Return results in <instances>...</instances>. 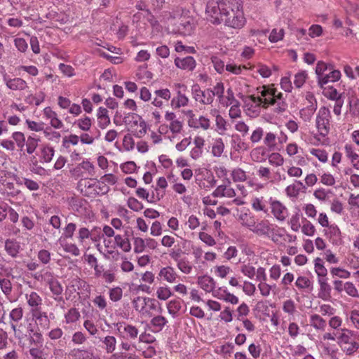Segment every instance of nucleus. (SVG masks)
I'll list each match as a JSON object with an SVG mask.
<instances>
[{
	"mask_svg": "<svg viewBox=\"0 0 359 359\" xmlns=\"http://www.w3.org/2000/svg\"><path fill=\"white\" fill-rule=\"evenodd\" d=\"M243 109L247 116L257 118L262 109L270 106L274 107V111L281 114L286 111L287 104L282 93L273 86H262L257 88L256 93L246 96L243 100Z\"/></svg>",
	"mask_w": 359,
	"mask_h": 359,
	"instance_id": "f257e3e1",
	"label": "nucleus"
},
{
	"mask_svg": "<svg viewBox=\"0 0 359 359\" xmlns=\"http://www.w3.org/2000/svg\"><path fill=\"white\" fill-rule=\"evenodd\" d=\"M207 20L213 25L223 22L226 15H229L227 4L223 0H210L205 8Z\"/></svg>",
	"mask_w": 359,
	"mask_h": 359,
	"instance_id": "f03ea898",
	"label": "nucleus"
},
{
	"mask_svg": "<svg viewBox=\"0 0 359 359\" xmlns=\"http://www.w3.org/2000/svg\"><path fill=\"white\" fill-rule=\"evenodd\" d=\"M78 189L81 193L88 197H95L107 194L109 188L102 180L95 178L81 179L78 182Z\"/></svg>",
	"mask_w": 359,
	"mask_h": 359,
	"instance_id": "7ed1b4c3",
	"label": "nucleus"
},
{
	"mask_svg": "<svg viewBox=\"0 0 359 359\" xmlns=\"http://www.w3.org/2000/svg\"><path fill=\"white\" fill-rule=\"evenodd\" d=\"M354 336L355 332L348 328L337 332V344L346 355L352 356L359 350V342L353 339Z\"/></svg>",
	"mask_w": 359,
	"mask_h": 359,
	"instance_id": "20e7f679",
	"label": "nucleus"
},
{
	"mask_svg": "<svg viewBox=\"0 0 359 359\" xmlns=\"http://www.w3.org/2000/svg\"><path fill=\"white\" fill-rule=\"evenodd\" d=\"M77 226L75 223H67L63 229L62 236L57 241V244L60 245L64 252L74 257L79 256L81 250L76 243L69 241L68 239L73 238Z\"/></svg>",
	"mask_w": 359,
	"mask_h": 359,
	"instance_id": "39448f33",
	"label": "nucleus"
},
{
	"mask_svg": "<svg viewBox=\"0 0 359 359\" xmlns=\"http://www.w3.org/2000/svg\"><path fill=\"white\" fill-rule=\"evenodd\" d=\"M229 15H226L223 22L224 25L232 29H241L246 24L242 0H233Z\"/></svg>",
	"mask_w": 359,
	"mask_h": 359,
	"instance_id": "423d86ee",
	"label": "nucleus"
},
{
	"mask_svg": "<svg viewBox=\"0 0 359 359\" xmlns=\"http://www.w3.org/2000/svg\"><path fill=\"white\" fill-rule=\"evenodd\" d=\"M131 304L135 311L142 318L152 317V312L156 310L158 304L155 299L143 296L135 297Z\"/></svg>",
	"mask_w": 359,
	"mask_h": 359,
	"instance_id": "0eeeda50",
	"label": "nucleus"
},
{
	"mask_svg": "<svg viewBox=\"0 0 359 359\" xmlns=\"http://www.w3.org/2000/svg\"><path fill=\"white\" fill-rule=\"evenodd\" d=\"M287 140V134L283 130H280L279 133L269 131L264 134L263 142L269 150L280 151Z\"/></svg>",
	"mask_w": 359,
	"mask_h": 359,
	"instance_id": "6e6552de",
	"label": "nucleus"
},
{
	"mask_svg": "<svg viewBox=\"0 0 359 359\" xmlns=\"http://www.w3.org/2000/svg\"><path fill=\"white\" fill-rule=\"evenodd\" d=\"M278 226L276 224L271 223L269 219H256L250 231L258 236L269 238L272 241V237L275 234Z\"/></svg>",
	"mask_w": 359,
	"mask_h": 359,
	"instance_id": "1a4fd4ad",
	"label": "nucleus"
},
{
	"mask_svg": "<svg viewBox=\"0 0 359 359\" xmlns=\"http://www.w3.org/2000/svg\"><path fill=\"white\" fill-rule=\"evenodd\" d=\"M124 122L129 131L135 137H142L147 133L146 122L138 115L133 114L124 118Z\"/></svg>",
	"mask_w": 359,
	"mask_h": 359,
	"instance_id": "9d476101",
	"label": "nucleus"
},
{
	"mask_svg": "<svg viewBox=\"0 0 359 359\" xmlns=\"http://www.w3.org/2000/svg\"><path fill=\"white\" fill-rule=\"evenodd\" d=\"M331 114L327 107H321L316 114V127L319 135L323 137L327 136L330 130Z\"/></svg>",
	"mask_w": 359,
	"mask_h": 359,
	"instance_id": "9b49d317",
	"label": "nucleus"
},
{
	"mask_svg": "<svg viewBox=\"0 0 359 359\" xmlns=\"http://www.w3.org/2000/svg\"><path fill=\"white\" fill-rule=\"evenodd\" d=\"M2 80L6 88L13 91H24L29 88L27 82L20 78H11L5 70L1 72Z\"/></svg>",
	"mask_w": 359,
	"mask_h": 359,
	"instance_id": "f8f14e48",
	"label": "nucleus"
},
{
	"mask_svg": "<svg viewBox=\"0 0 359 359\" xmlns=\"http://www.w3.org/2000/svg\"><path fill=\"white\" fill-rule=\"evenodd\" d=\"M175 86L178 88V90L170 101V106L174 109L187 107L190 100L184 93L187 90V86L180 83L176 84Z\"/></svg>",
	"mask_w": 359,
	"mask_h": 359,
	"instance_id": "ddd939ff",
	"label": "nucleus"
},
{
	"mask_svg": "<svg viewBox=\"0 0 359 359\" xmlns=\"http://www.w3.org/2000/svg\"><path fill=\"white\" fill-rule=\"evenodd\" d=\"M191 93L195 101L202 104L208 105L211 104L213 102V94L210 88L202 90L200 86L196 84L191 88Z\"/></svg>",
	"mask_w": 359,
	"mask_h": 359,
	"instance_id": "4468645a",
	"label": "nucleus"
},
{
	"mask_svg": "<svg viewBox=\"0 0 359 359\" xmlns=\"http://www.w3.org/2000/svg\"><path fill=\"white\" fill-rule=\"evenodd\" d=\"M271 212L278 221H284L288 215L287 208L279 201L270 197L269 198Z\"/></svg>",
	"mask_w": 359,
	"mask_h": 359,
	"instance_id": "2eb2a0df",
	"label": "nucleus"
},
{
	"mask_svg": "<svg viewBox=\"0 0 359 359\" xmlns=\"http://www.w3.org/2000/svg\"><path fill=\"white\" fill-rule=\"evenodd\" d=\"M43 118L48 122L50 126L55 129H61L64 127L62 121L52 107H46L42 110Z\"/></svg>",
	"mask_w": 359,
	"mask_h": 359,
	"instance_id": "dca6fc26",
	"label": "nucleus"
},
{
	"mask_svg": "<svg viewBox=\"0 0 359 359\" xmlns=\"http://www.w3.org/2000/svg\"><path fill=\"white\" fill-rule=\"evenodd\" d=\"M27 304L30 309V312L42 309L43 298L35 291L29 290L25 293Z\"/></svg>",
	"mask_w": 359,
	"mask_h": 359,
	"instance_id": "f3484780",
	"label": "nucleus"
},
{
	"mask_svg": "<svg viewBox=\"0 0 359 359\" xmlns=\"http://www.w3.org/2000/svg\"><path fill=\"white\" fill-rule=\"evenodd\" d=\"M324 235L334 245H339L342 243L341 232L335 224H330L324 229Z\"/></svg>",
	"mask_w": 359,
	"mask_h": 359,
	"instance_id": "a211bd4d",
	"label": "nucleus"
},
{
	"mask_svg": "<svg viewBox=\"0 0 359 359\" xmlns=\"http://www.w3.org/2000/svg\"><path fill=\"white\" fill-rule=\"evenodd\" d=\"M238 210V219L242 226L247 228L250 231L251 230L255 221L256 220V216L252 213L249 209L243 208Z\"/></svg>",
	"mask_w": 359,
	"mask_h": 359,
	"instance_id": "6ab92c4d",
	"label": "nucleus"
},
{
	"mask_svg": "<svg viewBox=\"0 0 359 359\" xmlns=\"http://www.w3.org/2000/svg\"><path fill=\"white\" fill-rule=\"evenodd\" d=\"M269 200L263 196L253 195L250 199L251 208L256 212H262L264 214L269 212Z\"/></svg>",
	"mask_w": 359,
	"mask_h": 359,
	"instance_id": "aec40b11",
	"label": "nucleus"
},
{
	"mask_svg": "<svg viewBox=\"0 0 359 359\" xmlns=\"http://www.w3.org/2000/svg\"><path fill=\"white\" fill-rule=\"evenodd\" d=\"M55 149L49 144H42L39 148L37 156L41 163H48L51 162L55 155Z\"/></svg>",
	"mask_w": 359,
	"mask_h": 359,
	"instance_id": "412c9836",
	"label": "nucleus"
},
{
	"mask_svg": "<svg viewBox=\"0 0 359 359\" xmlns=\"http://www.w3.org/2000/svg\"><path fill=\"white\" fill-rule=\"evenodd\" d=\"M158 278L168 283H175L178 281L180 276L175 269L171 266L162 267L158 272Z\"/></svg>",
	"mask_w": 359,
	"mask_h": 359,
	"instance_id": "4be33fe9",
	"label": "nucleus"
},
{
	"mask_svg": "<svg viewBox=\"0 0 359 359\" xmlns=\"http://www.w3.org/2000/svg\"><path fill=\"white\" fill-rule=\"evenodd\" d=\"M213 297L233 305L239 302L238 297L231 293L226 287H219L215 290V292H213Z\"/></svg>",
	"mask_w": 359,
	"mask_h": 359,
	"instance_id": "5701e85b",
	"label": "nucleus"
},
{
	"mask_svg": "<svg viewBox=\"0 0 359 359\" xmlns=\"http://www.w3.org/2000/svg\"><path fill=\"white\" fill-rule=\"evenodd\" d=\"M31 313L38 327L43 330L49 329L50 325V319L46 311H43L42 309H40L32 312Z\"/></svg>",
	"mask_w": 359,
	"mask_h": 359,
	"instance_id": "b1692460",
	"label": "nucleus"
},
{
	"mask_svg": "<svg viewBox=\"0 0 359 359\" xmlns=\"http://www.w3.org/2000/svg\"><path fill=\"white\" fill-rule=\"evenodd\" d=\"M48 285L52 293L53 299L57 302H64L63 287L60 283L55 278H51L48 281Z\"/></svg>",
	"mask_w": 359,
	"mask_h": 359,
	"instance_id": "393cba45",
	"label": "nucleus"
},
{
	"mask_svg": "<svg viewBox=\"0 0 359 359\" xmlns=\"http://www.w3.org/2000/svg\"><path fill=\"white\" fill-rule=\"evenodd\" d=\"M341 74L340 71L334 69L332 67L331 70L325 73L323 76L320 77L317 83L320 88H323V86L329 83L338 81L341 79Z\"/></svg>",
	"mask_w": 359,
	"mask_h": 359,
	"instance_id": "a878e982",
	"label": "nucleus"
},
{
	"mask_svg": "<svg viewBox=\"0 0 359 359\" xmlns=\"http://www.w3.org/2000/svg\"><path fill=\"white\" fill-rule=\"evenodd\" d=\"M71 355L74 359H100L93 348H74L72 351Z\"/></svg>",
	"mask_w": 359,
	"mask_h": 359,
	"instance_id": "bb28decb",
	"label": "nucleus"
},
{
	"mask_svg": "<svg viewBox=\"0 0 359 359\" xmlns=\"http://www.w3.org/2000/svg\"><path fill=\"white\" fill-rule=\"evenodd\" d=\"M4 250L10 257L16 258L22 250L20 243L15 238H8L4 242Z\"/></svg>",
	"mask_w": 359,
	"mask_h": 359,
	"instance_id": "cd10ccee",
	"label": "nucleus"
},
{
	"mask_svg": "<svg viewBox=\"0 0 359 359\" xmlns=\"http://www.w3.org/2000/svg\"><path fill=\"white\" fill-rule=\"evenodd\" d=\"M0 289L8 302L16 301V298L13 295V284L8 278L0 277Z\"/></svg>",
	"mask_w": 359,
	"mask_h": 359,
	"instance_id": "c85d7f7f",
	"label": "nucleus"
},
{
	"mask_svg": "<svg viewBox=\"0 0 359 359\" xmlns=\"http://www.w3.org/2000/svg\"><path fill=\"white\" fill-rule=\"evenodd\" d=\"M296 240V236L287 233L284 228L279 226H278L275 234L272 237V241L276 243H278L281 241H283L286 243H294Z\"/></svg>",
	"mask_w": 359,
	"mask_h": 359,
	"instance_id": "c756f323",
	"label": "nucleus"
},
{
	"mask_svg": "<svg viewBox=\"0 0 359 359\" xmlns=\"http://www.w3.org/2000/svg\"><path fill=\"white\" fill-rule=\"evenodd\" d=\"M212 196L215 198H233L236 196V191L230 184H222L218 186L212 192Z\"/></svg>",
	"mask_w": 359,
	"mask_h": 359,
	"instance_id": "7c9ffc66",
	"label": "nucleus"
},
{
	"mask_svg": "<svg viewBox=\"0 0 359 359\" xmlns=\"http://www.w3.org/2000/svg\"><path fill=\"white\" fill-rule=\"evenodd\" d=\"M318 283L319 285L318 297L324 301H329L332 297V287L328 283V278L319 279Z\"/></svg>",
	"mask_w": 359,
	"mask_h": 359,
	"instance_id": "2f4dec72",
	"label": "nucleus"
},
{
	"mask_svg": "<svg viewBox=\"0 0 359 359\" xmlns=\"http://www.w3.org/2000/svg\"><path fill=\"white\" fill-rule=\"evenodd\" d=\"M175 65L181 69L193 71L196 66V62L192 56H187L183 58L176 57L175 59Z\"/></svg>",
	"mask_w": 359,
	"mask_h": 359,
	"instance_id": "473e14b6",
	"label": "nucleus"
},
{
	"mask_svg": "<svg viewBox=\"0 0 359 359\" xmlns=\"http://www.w3.org/2000/svg\"><path fill=\"white\" fill-rule=\"evenodd\" d=\"M168 323L165 317L158 315L151 318L149 326L152 332L158 333L163 330Z\"/></svg>",
	"mask_w": 359,
	"mask_h": 359,
	"instance_id": "72a5a7b5",
	"label": "nucleus"
},
{
	"mask_svg": "<svg viewBox=\"0 0 359 359\" xmlns=\"http://www.w3.org/2000/svg\"><path fill=\"white\" fill-rule=\"evenodd\" d=\"M121 329H123V338H126L127 339L130 340H135L137 338L139 335L138 328L133 325L128 323L120 324L118 330H120Z\"/></svg>",
	"mask_w": 359,
	"mask_h": 359,
	"instance_id": "f704fd0d",
	"label": "nucleus"
},
{
	"mask_svg": "<svg viewBox=\"0 0 359 359\" xmlns=\"http://www.w3.org/2000/svg\"><path fill=\"white\" fill-rule=\"evenodd\" d=\"M305 188V186L301 181L295 180L293 184L288 185L285 188V192L287 197L291 199H295L298 197L300 191Z\"/></svg>",
	"mask_w": 359,
	"mask_h": 359,
	"instance_id": "c9c22d12",
	"label": "nucleus"
},
{
	"mask_svg": "<svg viewBox=\"0 0 359 359\" xmlns=\"http://www.w3.org/2000/svg\"><path fill=\"white\" fill-rule=\"evenodd\" d=\"M100 341L102 344V348L107 353H113L116 349L117 339L113 335H107L100 338Z\"/></svg>",
	"mask_w": 359,
	"mask_h": 359,
	"instance_id": "e433bc0d",
	"label": "nucleus"
},
{
	"mask_svg": "<svg viewBox=\"0 0 359 359\" xmlns=\"http://www.w3.org/2000/svg\"><path fill=\"white\" fill-rule=\"evenodd\" d=\"M198 284L206 292H212L213 294V292H215V282L210 276H203L199 277L198 278Z\"/></svg>",
	"mask_w": 359,
	"mask_h": 359,
	"instance_id": "4c0bfd02",
	"label": "nucleus"
},
{
	"mask_svg": "<svg viewBox=\"0 0 359 359\" xmlns=\"http://www.w3.org/2000/svg\"><path fill=\"white\" fill-rule=\"evenodd\" d=\"M95 165L88 160L83 161L81 163L78 164L74 169L72 170V175L75 177H80L79 174H76L77 171H81V170H85L89 175H95Z\"/></svg>",
	"mask_w": 359,
	"mask_h": 359,
	"instance_id": "58836bf2",
	"label": "nucleus"
},
{
	"mask_svg": "<svg viewBox=\"0 0 359 359\" xmlns=\"http://www.w3.org/2000/svg\"><path fill=\"white\" fill-rule=\"evenodd\" d=\"M294 285L300 291L309 292L313 289V281L307 276H299Z\"/></svg>",
	"mask_w": 359,
	"mask_h": 359,
	"instance_id": "ea45409f",
	"label": "nucleus"
},
{
	"mask_svg": "<svg viewBox=\"0 0 359 359\" xmlns=\"http://www.w3.org/2000/svg\"><path fill=\"white\" fill-rule=\"evenodd\" d=\"M309 325L316 331L324 332L327 323L320 315L315 313L309 316Z\"/></svg>",
	"mask_w": 359,
	"mask_h": 359,
	"instance_id": "a19ab883",
	"label": "nucleus"
},
{
	"mask_svg": "<svg viewBox=\"0 0 359 359\" xmlns=\"http://www.w3.org/2000/svg\"><path fill=\"white\" fill-rule=\"evenodd\" d=\"M282 310L285 313L287 314L289 320H294L295 316L298 313L296 304L291 299L283 302Z\"/></svg>",
	"mask_w": 359,
	"mask_h": 359,
	"instance_id": "79ce46f5",
	"label": "nucleus"
},
{
	"mask_svg": "<svg viewBox=\"0 0 359 359\" xmlns=\"http://www.w3.org/2000/svg\"><path fill=\"white\" fill-rule=\"evenodd\" d=\"M188 125L191 128H201L204 130H207L210 128V121L204 116H200L198 118L196 117V118L191 122L188 121Z\"/></svg>",
	"mask_w": 359,
	"mask_h": 359,
	"instance_id": "37998d69",
	"label": "nucleus"
},
{
	"mask_svg": "<svg viewBox=\"0 0 359 359\" xmlns=\"http://www.w3.org/2000/svg\"><path fill=\"white\" fill-rule=\"evenodd\" d=\"M323 351L325 355L331 359H341L343 353L335 344H325L323 345Z\"/></svg>",
	"mask_w": 359,
	"mask_h": 359,
	"instance_id": "c03bdc74",
	"label": "nucleus"
},
{
	"mask_svg": "<svg viewBox=\"0 0 359 359\" xmlns=\"http://www.w3.org/2000/svg\"><path fill=\"white\" fill-rule=\"evenodd\" d=\"M97 124L101 129L106 128L110 123V118L106 108L99 107L97 113Z\"/></svg>",
	"mask_w": 359,
	"mask_h": 359,
	"instance_id": "a18cd8bd",
	"label": "nucleus"
},
{
	"mask_svg": "<svg viewBox=\"0 0 359 359\" xmlns=\"http://www.w3.org/2000/svg\"><path fill=\"white\" fill-rule=\"evenodd\" d=\"M234 350V345L228 342L222 345L216 346L214 352L216 354L222 355L224 358H226L231 355Z\"/></svg>",
	"mask_w": 359,
	"mask_h": 359,
	"instance_id": "49530a36",
	"label": "nucleus"
},
{
	"mask_svg": "<svg viewBox=\"0 0 359 359\" xmlns=\"http://www.w3.org/2000/svg\"><path fill=\"white\" fill-rule=\"evenodd\" d=\"M80 142V137L76 134H70L62 138V147L67 152H70L71 146H76Z\"/></svg>",
	"mask_w": 359,
	"mask_h": 359,
	"instance_id": "de8ad7c7",
	"label": "nucleus"
},
{
	"mask_svg": "<svg viewBox=\"0 0 359 359\" xmlns=\"http://www.w3.org/2000/svg\"><path fill=\"white\" fill-rule=\"evenodd\" d=\"M76 238L80 246L86 247L87 245V240L91 238V231L86 227L81 226L77 231Z\"/></svg>",
	"mask_w": 359,
	"mask_h": 359,
	"instance_id": "09e8293b",
	"label": "nucleus"
},
{
	"mask_svg": "<svg viewBox=\"0 0 359 359\" xmlns=\"http://www.w3.org/2000/svg\"><path fill=\"white\" fill-rule=\"evenodd\" d=\"M114 238L116 248H119L125 252L130 251L131 245L128 238L121 234H116Z\"/></svg>",
	"mask_w": 359,
	"mask_h": 359,
	"instance_id": "8fccbe9b",
	"label": "nucleus"
},
{
	"mask_svg": "<svg viewBox=\"0 0 359 359\" xmlns=\"http://www.w3.org/2000/svg\"><path fill=\"white\" fill-rule=\"evenodd\" d=\"M314 271L317 274V280L327 278V270L324 266L323 259L319 257L314 259Z\"/></svg>",
	"mask_w": 359,
	"mask_h": 359,
	"instance_id": "3c124183",
	"label": "nucleus"
},
{
	"mask_svg": "<svg viewBox=\"0 0 359 359\" xmlns=\"http://www.w3.org/2000/svg\"><path fill=\"white\" fill-rule=\"evenodd\" d=\"M40 141V138L36 135L28 136L25 144L26 146V152L29 155L33 154Z\"/></svg>",
	"mask_w": 359,
	"mask_h": 359,
	"instance_id": "603ef678",
	"label": "nucleus"
},
{
	"mask_svg": "<svg viewBox=\"0 0 359 359\" xmlns=\"http://www.w3.org/2000/svg\"><path fill=\"white\" fill-rule=\"evenodd\" d=\"M93 120L87 116H84L75 121L74 125L83 132H88L93 126Z\"/></svg>",
	"mask_w": 359,
	"mask_h": 359,
	"instance_id": "864d4df0",
	"label": "nucleus"
},
{
	"mask_svg": "<svg viewBox=\"0 0 359 359\" xmlns=\"http://www.w3.org/2000/svg\"><path fill=\"white\" fill-rule=\"evenodd\" d=\"M64 317L66 324H74L79 320L81 314L77 309L71 308L65 313Z\"/></svg>",
	"mask_w": 359,
	"mask_h": 359,
	"instance_id": "5fc2aeb1",
	"label": "nucleus"
},
{
	"mask_svg": "<svg viewBox=\"0 0 359 359\" xmlns=\"http://www.w3.org/2000/svg\"><path fill=\"white\" fill-rule=\"evenodd\" d=\"M39 327H35L34 326L32 325L31 324L27 327V332L29 334H32V337H31L29 339V342L31 344H41L43 342V337L42 334L39 332Z\"/></svg>",
	"mask_w": 359,
	"mask_h": 359,
	"instance_id": "6e6d98bb",
	"label": "nucleus"
},
{
	"mask_svg": "<svg viewBox=\"0 0 359 359\" xmlns=\"http://www.w3.org/2000/svg\"><path fill=\"white\" fill-rule=\"evenodd\" d=\"M80 137V142L83 144L92 145L95 143V140H98L100 137V132L97 130L95 135L88 133L87 132L81 133L79 135Z\"/></svg>",
	"mask_w": 359,
	"mask_h": 359,
	"instance_id": "4d7b16f0",
	"label": "nucleus"
},
{
	"mask_svg": "<svg viewBox=\"0 0 359 359\" xmlns=\"http://www.w3.org/2000/svg\"><path fill=\"white\" fill-rule=\"evenodd\" d=\"M224 150V144L222 138H216L213 140L212 144L211 153L215 157H220Z\"/></svg>",
	"mask_w": 359,
	"mask_h": 359,
	"instance_id": "13d9d810",
	"label": "nucleus"
},
{
	"mask_svg": "<svg viewBox=\"0 0 359 359\" xmlns=\"http://www.w3.org/2000/svg\"><path fill=\"white\" fill-rule=\"evenodd\" d=\"M219 101L220 104L224 107H228L231 104H235L237 102H238L234 97V93L231 88H229L226 90V95H224V94L219 98Z\"/></svg>",
	"mask_w": 359,
	"mask_h": 359,
	"instance_id": "bf43d9fd",
	"label": "nucleus"
},
{
	"mask_svg": "<svg viewBox=\"0 0 359 359\" xmlns=\"http://www.w3.org/2000/svg\"><path fill=\"white\" fill-rule=\"evenodd\" d=\"M309 78L308 72L299 70L294 76L293 83L297 88H301Z\"/></svg>",
	"mask_w": 359,
	"mask_h": 359,
	"instance_id": "052dcab7",
	"label": "nucleus"
},
{
	"mask_svg": "<svg viewBox=\"0 0 359 359\" xmlns=\"http://www.w3.org/2000/svg\"><path fill=\"white\" fill-rule=\"evenodd\" d=\"M316 109L317 107L306 105L299 111V116L304 121L309 122Z\"/></svg>",
	"mask_w": 359,
	"mask_h": 359,
	"instance_id": "680f3d73",
	"label": "nucleus"
},
{
	"mask_svg": "<svg viewBox=\"0 0 359 359\" xmlns=\"http://www.w3.org/2000/svg\"><path fill=\"white\" fill-rule=\"evenodd\" d=\"M177 269L184 274H190L193 270V265L191 262L186 257H183L176 264Z\"/></svg>",
	"mask_w": 359,
	"mask_h": 359,
	"instance_id": "e2e57ef3",
	"label": "nucleus"
},
{
	"mask_svg": "<svg viewBox=\"0 0 359 359\" xmlns=\"http://www.w3.org/2000/svg\"><path fill=\"white\" fill-rule=\"evenodd\" d=\"M156 295L158 299L165 301L172 295V292L170 287L163 285L157 287Z\"/></svg>",
	"mask_w": 359,
	"mask_h": 359,
	"instance_id": "0e129e2a",
	"label": "nucleus"
},
{
	"mask_svg": "<svg viewBox=\"0 0 359 359\" xmlns=\"http://www.w3.org/2000/svg\"><path fill=\"white\" fill-rule=\"evenodd\" d=\"M323 94L325 97L328 98L331 100H339L341 99V95L338 93L336 88H334L333 86H327L325 87L323 86Z\"/></svg>",
	"mask_w": 359,
	"mask_h": 359,
	"instance_id": "69168bd1",
	"label": "nucleus"
},
{
	"mask_svg": "<svg viewBox=\"0 0 359 359\" xmlns=\"http://www.w3.org/2000/svg\"><path fill=\"white\" fill-rule=\"evenodd\" d=\"M215 112L217 113L215 116L216 130L219 135H224L227 130L226 121L216 110Z\"/></svg>",
	"mask_w": 359,
	"mask_h": 359,
	"instance_id": "338daca9",
	"label": "nucleus"
},
{
	"mask_svg": "<svg viewBox=\"0 0 359 359\" xmlns=\"http://www.w3.org/2000/svg\"><path fill=\"white\" fill-rule=\"evenodd\" d=\"M231 177L234 182H244L247 180V173L241 168H235L231 172Z\"/></svg>",
	"mask_w": 359,
	"mask_h": 359,
	"instance_id": "774afa93",
	"label": "nucleus"
}]
</instances>
